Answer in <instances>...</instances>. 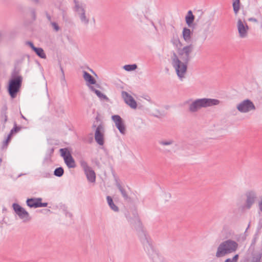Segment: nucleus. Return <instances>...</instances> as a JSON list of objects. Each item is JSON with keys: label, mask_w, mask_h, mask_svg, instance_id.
<instances>
[{"label": "nucleus", "mask_w": 262, "mask_h": 262, "mask_svg": "<svg viewBox=\"0 0 262 262\" xmlns=\"http://www.w3.org/2000/svg\"><path fill=\"white\" fill-rule=\"evenodd\" d=\"M220 103V101L216 99L212 98H198L189 104L188 110L190 112L194 113L201 110L202 108H206L217 105Z\"/></svg>", "instance_id": "obj_1"}, {"label": "nucleus", "mask_w": 262, "mask_h": 262, "mask_svg": "<svg viewBox=\"0 0 262 262\" xmlns=\"http://www.w3.org/2000/svg\"><path fill=\"white\" fill-rule=\"evenodd\" d=\"M237 243L231 239H227L222 242L217 248L215 256L217 258L235 252L238 248Z\"/></svg>", "instance_id": "obj_2"}, {"label": "nucleus", "mask_w": 262, "mask_h": 262, "mask_svg": "<svg viewBox=\"0 0 262 262\" xmlns=\"http://www.w3.org/2000/svg\"><path fill=\"white\" fill-rule=\"evenodd\" d=\"M171 59L172 65L174 68L178 77L180 79L182 80L185 76L188 62L181 60L174 52L173 53Z\"/></svg>", "instance_id": "obj_3"}, {"label": "nucleus", "mask_w": 262, "mask_h": 262, "mask_svg": "<svg viewBox=\"0 0 262 262\" xmlns=\"http://www.w3.org/2000/svg\"><path fill=\"white\" fill-rule=\"evenodd\" d=\"M139 236L140 240L142 244H143L145 250L146 251L148 254H153L152 261H154V256H155V255H157L158 257L159 256L154 252L153 246L150 242L149 237L146 234V233L143 231H141Z\"/></svg>", "instance_id": "obj_4"}, {"label": "nucleus", "mask_w": 262, "mask_h": 262, "mask_svg": "<svg viewBox=\"0 0 262 262\" xmlns=\"http://www.w3.org/2000/svg\"><path fill=\"white\" fill-rule=\"evenodd\" d=\"M21 82L22 78L21 76H17L10 81L8 92L11 98H14L16 97L17 93L21 86Z\"/></svg>", "instance_id": "obj_5"}, {"label": "nucleus", "mask_w": 262, "mask_h": 262, "mask_svg": "<svg viewBox=\"0 0 262 262\" xmlns=\"http://www.w3.org/2000/svg\"><path fill=\"white\" fill-rule=\"evenodd\" d=\"M193 49L194 46L192 44H189L181 49H179L178 50V56L181 60L189 62L191 59V54L193 51Z\"/></svg>", "instance_id": "obj_6"}, {"label": "nucleus", "mask_w": 262, "mask_h": 262, "mask_svg": "<svg viewBox=\"0 0 262 262\" xmlns=\"http://www.w3.org/2000/svg\"><path fill=\"white\" fill-rule=\"evenodd\" d=\"M61 156L63 158L64 163L68 168H75L76 166L70 151L67 148H61L59 150Z\"/></svg>", "instance_id": "obj_7"}, {"label": "nucleus", "mask_w": 262, "mask_h": 262, "mask_svg": "<svg viewBox=\"0 0 262 262\" xmlns=\"http://www.w3.org/2000/svg\"><path fill=\"white\" fill-rule=\"evenodd\" d=\"M74 10L77 12L81 22L87 25L89 23V18L86 16L85 10L81 4L76 0H74Z\"/></svg>", "instance_id": "obj_8"}, {"label": "nucleus", "mask_w": 262, "mask_h": 262, "mask_svg": "<svg viewBox=\"0 0 262 262\" xmlns=\"http://www.w3.org/2000/svg\"><path fill=\"white\" fill-rule=\"evenodd\" d=\"M237 110L242 113H246L251 111H254L256 109L253 102L249 99H245L236 106Z\"/></svg>", "instance_id": "obj_9"}, {"label": "nucleus", "mask_w": 262, "mask_h": 262, "mask_svg": "<svg viewBox=\"0 0 262 262\" xmlns=\"http://www.w3.org/2000/svg\"><path fill=\"white\" fill-rule=\"evenodd\" d=\"M245 207L246 209H250L256 202L257 199V193L254 189L249 190L245 193Z\"/></svg>", "instance_id": "obj_10"}, {"label": "nucleus", "mask_w": 262, "mask_h": 262, "mask_svg": "<svg viewBox=\"0 0 262 262\" xmlns=\"http://www.w3.org/2000/svg\"><path fill=\"white\" fill-rule=\"evenodd\" d=\"M236 27L239 37L241 38H246L248 36L249 28L245 19H238Z\"/></svg>", "instance_id": "obj_11"}, {"label": "nucleus", "mask_w": 262, "mask_h": 262, "mask_svg": "<svg viewBox=\"0 0 262 262\" xmlns=\"http://www.w3.org/2000/svg\"><path fill=\"white\" fill-rule=\"evenodd\" d=\"M12 207L16 214L24 222L29 221L31 220L29 213L18 204L14 203Z\"/></svg>", "instance_id": "obj_12"}, {"label": "nucleus", "mask_w": 262, "mask_h": 262, "mask_svg": "<svg viewBox=\"0 0 262 262\" xmlns=\"http://www.w3.org/2000/svg\"><path fill=\"white\" fill-rule=\"evenodd\" d=\"M112 119L115 124L116 127L119 130V132L124 135L125 134V126L123 119L119 115H115L112 116Z\"/></svg>", "instance_id": "obj_13"}, {"label": "nucleus", "mask_w": 262, "mask_h": 262, "mask_svg": "<svg viewBox=\"0 0 262 262\" xmlns=\"http://www.w3.org/2000/svg\"><path fill=\"white\" fill-rule=\"evenodd\" d=\"M121 96L125 103L129 105L132 108H137V102L130 94L125 91H122L121 92Z\"/></svg>", "instance_id": "obj_14"}, {"label": "nucleus", "mask_w": 262, "mask_h": 262, "mask_svg": "<svg viewBox=\"0 0 262 262\" xmlns=\"http://www.w3.org/2000/svg\"><path fill=\"white\" fill-rule=\"evenodd\" d=\"M247 255L251 256L250 262H262V249L251 252L247 251Z\"/></svg>", "instance_id": "obj_15"}, {"label": "nucleus", "mask_w": 262, "mask_h": 262, "mask_svg": "<svg viewBox=\"0 0 262 262\" xmlns=\"http://www.w3.org/2000/svg\"><path fill=\"white\" fill-rule=\"evenodd\" d=\"M103 126L99 125L96 128L95 133V139L96 142L100 145H103L104 144V136L102 132Z\"/></svg>", "instance_id": "obj_16"}, {"label": "nucleus", "mask_w": 262, "mask_h": 262, "mask_svg": "<svg viewBox=\"0 0 262 262\" xmlns=\"http://www.w3.org/2000/svg\"><path fill=\"white\" fill-rule=\"evenodd\" d=\"M192 31L187 28H184L182 31L183 38L185 41L189 43L191 41Z\"/></svg>", "instance_id": "obj_17"}, {"label": "nucleus", "mask_w": 262, "mask_h": 262, "mask_svg": "<svg viewBox=\"0 0 262 262\" xmlns=\"http://www.w3.org/2000/svg\"><path fill=\"white\" fill-rule=\"evenodd\" d=\"M41 198L28 199L26 201L27 205L30 208H38L39 201H41Z\"/></svg>", "instance_id": "obj_18"}, {"label": "nucleus", "mask_w": 262, "mask_h": 262, "mask_svg": "<svg viewBox=\"0 0 262 262\" xmlns=\"http://www.w3.org/2000/svg\"><path fill=\"white\" fill-rule=\"evenodd\" d=\"M84 172L88 181L90 182L94 183L96 181V175L94 171L92 169V168L88 169Z\"/></svg>", "instance_id": "obj_19"}, {"label": "nucleus", "mask_w": 262, "mask_h": 262, "mask_svg": "<svg viewBox=\"0 0 262 262\" xmlns=\"http://www.w3.org/2000/svg\"><path fill=\"white\" fill-rule=\"evenodd\" d=\"M90 89L97 95L100 100L109 101L108 98L105 95L102 93L100 91L95 89L93 86H90Z\"/></svg>", "instance_id": "obj_20"}, {"label": "nucleus", "mask_w": 262, "mask_h": 262, "mask_svg": "<svg viewBox=\"0 0 262 262\" xmlns=\"http://www.w3.org/2000/svg\"><path fill=\"white\" fill-rule=\"evenodd\" d=\"M83 78L90 84H94L96 83L95 79L92 76L86 71H83Z\"/></svg>", "instance_id": "obj_21"}, {"label": "nucleus", "mask_w": 262, "mask_h": 262, "mask_svg": "<svg viewBox=\"0 0 262 262\" xmlns=\"http://www.w3.org/2000/svg\"><path fill=\"white\" fill-rule=\"evenodd\" d=\"M116 186L119 190L120 192H121L122 196L124 198L125 200H128L129 199V196L127 195V193L125 190V189L123 188V187L122 186V185L118 182H116Z\"/></svg>", "instance_id": "obj_22"}, {"label": "nucleus", "mask_w": 262, "mask_h": 262, "mask_svg": "<svg viewBox=\"0 0 262 262\" xmlns=\"http://www.w3.org/2000/svg\"><path fill=\"white\" fill-rule=\"evenodd\" d=\"M194 16L193 15L192 11L191 10H189L185 17L186 23L189 27L191 26V24L193 23L194 21Z\"/></svg>", "instance_id": "obj_23"}, {"label": "nucleus", "mask_w": 262, "mask_h": 262, "mask_svg": "<svg viewBox=\"0 0 262 262\" xmlns=\"http://www.w3.org/2000/svg\"><path fill=\"white\" fill-rule=\"evenodd\" d=\"M7 106L5 105L2 107L1 111V118L3 120L4 123H5L8 120V117L7 115Z\"/></svg>", "instance_id": "obj_24"}, {"label": "nucleus", "mask_w": 262, "mask_h": 262, "mask_svg": "<svg viewBox=\"0 0 262 262\" xmlns=\"http://www.w3.org/2000/svg\"><path fill=\"white\" fill-rule=\"evenodd\" d=\"M107 203L110 208L114 211L118 212L119 211L118 207L114 203L112 198L110 196L106 197Z\"/></svg>", "instance_id": "obj_25"}, {"label": "nucleus", "mask_w": 262, "mask_h": 262, "mask_svg": "<svg viewBox=\"0 0 262 262\" xmlns=\"http://www.w3.org/2000/svg\"><path fill=\"white\" fill-rule=\"evenodd\" d=\"M33 51L39 57L42 59L46 58V55L41 48H36Z\"/></svg>", "instance_id": "obj_26"}, {"label": "nucleus", "mask_w": 262, "mask_h": 262, "mask_svg": "<svg viewBox=\"0 0 262 262\" xmlns=\"http://www.w3.org/2000/svg\"><path fill=\"white\" fill-rule=\"evenodd\" d=\"M257 235H255L254 238H253L251 244L250 246H249V248L247 250V251L251 252L253 251H257V250H255V245L257 241Z\"/></svg>", "instance_id": "obj_27"}, {"label": "nucleus", "mask_w": 262, "mask_h": 262, "mask_svg": "<svg viewBox=\"0 0 262 262\" xmlns=\"http://www.w3.org/2000/svg\"><path fill=\"white\" fill-rule=\"evenodd\" d=\"M159 143L162 146H169L174 143V141L172 139L162 140L159 141Z\"/></svg>", "instance_id": "obj_28"}, {"label": "nucleus", "mask_w": 262, "mask_h": 262, "mask_svg": "<svg viewBox=\"0 0 262 262\" xmlns=\"http://www.w3.org/2000/svg\"><path fill=\"white\" fill-rule=\"evenodd\" d=\"M64 173V170L62 167H59L56 168L54 171V174L58 177H61Z\"/></svg>", "instance_id": "obj_29"}, {"label": "nucleus", "mask_w": 262, "mask_h": 262, "mask_svg": "<svg viewBox=\"0 0 262 262\" xmlns=\"http://www.w3.org/2000/svg\"><path fill=\"white\" fill-rule=\"evenodd\" d=\"M239 0H234L233 3V11L235 14H236L239 10Z\"/></svg>", "instance_id": "obj_30"}, {"label": "nucleus", "mask_w": 262, "mask_h": 262, "mask_svg": "<svg viewBox=\"0 0 262 262\" xmlns=\"http://www.w3.org/2000/svg\"><path fill=\"white\" fill-rule=\"evenodd\" d=\"M137 66L136 64H126L123 67V69L126 71H132L136 70Z\"/></svg>", "instance_id": "obj_31"}, {"label": "nucleus", "mask_w": 262, "mask_h": 262, "mask_svg": "<svg viewBox=\"0 0 262 262\" xmlns=\"http://www.w3.org/2000/svg\"><path fill=\"white\" fill-rule=\"evenodd\" d=\"M21 129V126H17L16 123L14 122V127L10 130V133L13 134V135L15 133L18 132Z\"/></svg>", "instance_id": "obj_32"}, {"label": "nucleus", "mask_w": 262, "mask_h": 262, "mask_svg": "<svg viewBox=\"0 0 262 262\" xmlns=\"http://www.w3.org/2000/svg\"><path fill=\"white\" fill-rule=\"evenodd\" d=\"M80 164L84 171L91 168L88 165L87 162L84 160H81Z\"/></svg>", "instance_id": "obj_33"}, {"label": "nucleus", "mask_w": 262, "mask_h": 262, "mask_svg": "<svg viewBox=\"0 0 262 262\" xmlns=\"http://www.w3.org/2000/svg\"><path fill=\"white\" fill-rule=\"evenodd\" d=\"M238 257V254H236L232 258H227L224 262H237Z\"/></svg>", "instance_id": "obj_34"}, {"label": "nucleus", "mask_w": 262, "mask_h": 262, "mask_svg": "<svg viewBox=\"0 0 262 262\" xmlns=\"http://www.w3.org/2000/svg\"><path fill=\"white\" fill-rule=\"evenodd\" d=\"M257 207L259 214H262V196L258 201Z\"/></svg>", "instance_id": "obj_35"}, {"label": "nucleus", "mask_w": 262, "mask_h": 262, "mask_svg": "<svg viewBox=\"0 0 262 262\" xmlns=\"http://www.w3.org/2000/svg\"><path fill=\"white\" fill-rule=\"evenodd\" d=\"M51 25H52V27H53L54 29L56 31H58L59 30V27L58 24L56 23H55V22H52L51 23Z\"/></svg>", "instance_id": "obj_36"}, {"label": "nucleus", "mask_w": 262, "mask_h": 262, "mask_svg": "<svg viewBox=\"0 0 262 262\" xmlns=\"http://www.w3.org/2000/svg\"><path fill=\"white\" fill-rule=\"evenodd\" d=\"M26 44L28 45L29 47H30V48L33 50H34V49H35L36 47H35L33 42H31V41H27L26 42Z\"/></svg>", "instance_id": "obj_37"}, {"label": "nucleus", "mask_w": 262, "mask_h": 262, "mask_svg": "<svg viewBox=\"0 0 262 262\" xmlns=\"http://www.w3.org/2000/svg\"><path fill=\"white\" fill-rule=\"evenodd\" d=\"M48 205L47 203H41V201H39L38 204V207H47Z\"/></svg>", "instance_id": "obj_38"}, {"label": "nucleus", "mask_w": 262, "mask_h": 262, "mask_svg": "<svg viewBox=\"0 0 262 262\" xmlns=\"http://www.w3.org/2000/svg\"><path fill=\"white\" fill-rule=\"evenodd\" d=\"M154 262H163L160 258L158 257L157 255H155L154 256Z\"/></svg>", "instance_id": "obj_39"}, {"label": "nucleus", "mask_w": 262, "mask_h": 262, "mask_svg": "<svg viewBox=\"0 0 262 262\" xmlns=\"http://www.w3.org/2000/svg\"><path fill=\"white\" fill-rule=\"evenodd\" d=\"M9 142V140L7 139L5 140V141H4L2 146L3 148H4L5 147H6L7 146Z\"/></svg>", "instance_id": "obj_40"}, {"label": "nucleus", "mask_w": 262, "mask_h": 262, "mask_svg": "<svg viewBox=\"0 0 262 262\" xmlns=\"http://www.w3.org/2000/svg\"><path fill=\"white\" fill-rule=\"evenodd\" d=\"M248 20L250 21H253V22H255V23H257V20L254 18V17H251V18H249L248 19Z\"/></svg>", "instance_id": "obj_41"}, {"label": "nucleus", "mask_w": 262, "mask_h": 262, "mask_svg": "<svg viewBox=\"0 0 262 262\" xmlns=\"http://www.w3.org/2000/svg\"><path fill=\"white\" fill-rule=\"evenodd\" d=\"M60 69L61 72L62 73V77L63 79H64V71H63V69L61 65H60Z\"/></svg>", "instance_id": "obj_42"}, {"label": "nucleus", "mask_w": 262, "mask_h": 262, "mask_svg": "<svg viewBox=\"0 0 262 262\" xmlns=\"http://www.w3.org/2000/svg\"><path fill=\"white\" fill-rule=\"evenodd\" d=\"M258 227L262 228V219H260L258 222Z\"/></svg>", "instance_id": "obj_43"}, {"label": "nucleus", "mask_w": 262, "mask_h": 262, "mask_svg": "<svg viewBox=\"0 0 262 262\" xmlns=\"http://www.w3.org/2000/svg\"><path fill=\"white\" fill-rule=\"evenodd\" d=\"M12 136H13V134H11L10 132L9 134L8 135L7 139H8V140H9L10 141Z\"/></svg>", "instance_id": "obj_44"}, {"label": "nucleus", "mask_w": 262, "mask_h": 262, "mask_svg": "<svg viewBox=\"0 0 262 262\" xmlns=\"http://www.w3.org/2000/svg\"><path fill=\"white\" fill-rule=\"evenodd\" d=\"M12 136H13V134H11L10 132L9 134L8 135L7 139H8V140H9L10 141Z\"/></svg>", "instance_id": "obj_45"}, {"label": "nucleus", "mask_w": 262, "mask_h": 262, "mask_svg": "<svg viewBox=\"0 0 262 262\" xmlns=\"http://www.w3.org/2000/svg\"><path fill=\"white\" fill-rule=\"evenodd\" d=\"M144 99L148 101L149 102H151L150 98L149 96H146V97H144Z\"/></svg>", "instance_id": "obj_46"}, {"label": "nucleus", "mask_w": 262, "mask_h": 262, "mask_svg": "<svg viewBox=\"0 0 262 262\" xmlns=\"http://www.w3.org/2000/svg\"><path fill=\"white\" fill-rule=\"evenodd\" d=\"M31 1L36 4H38L39 3V0H31Z\"/></svg>", "instance_id": "obj_47"}, {"label": "nucleus", "mask_w": 262, "mask_h": 262, "mask_svg": "<svg viewBox=\"0 0 262 262\" xmlns=\"http://www.w3.org/2000/svg\"><path fill=\"white\" fill-rule=\"evenodd\" d=\"M47 17L48 19L49 20H51V17L50 16V15H49V14H47Z\"/></svg>", "instance_id": "obj_48"}, {"label": "nucleus", "mask_w": 262, "mask_h": 262, "mask_svg": "<svg viewBox=\"0 0 262 262\" xmlns=\"http://www.w3.org/2000/svg\"><path fill=\"white\" fill-rule=\"evenodd\" d=\"M21 117L22 118H23L24 119L26 120V117H25L24 115H23L22 114H21Z\"/></svg>", "instance_id": "obj_49"}, {"label": "nucleus", "mask_w": 262, "mask_h": 262, "mask_svg": "<svg viewBox=\"0 0 262 262\" xmlns=\"http://www.w3.org/2000/svg\"><path fill=\"white\" fill-rule=\"evenodd\" d=\"M246 239V236L245 235H243L242 236V240L244 241Z\"/></svg>", "instance_id": "obj_50"}, {"label": "nucleus", "mask_w": 262, "mask_h": 262, "mask_svg": "<svg viewBox=\"0 0 262 262\" xmlns=\"http://www.w3.org/2000/svg\"><path fill=\"white\" fill-rule=\"evenodd\" d=\"M32 15H33L34 16V17H35V11H34V10H33V11H32Z\"/></svg>", "instance_id": "obj_51"}, {"label": "nucleus", "mask_w": 262, "mask_h": 262, "mask_svg": "<svg viewBox=\"0 0 262 262\" xmlns=\"http://www.w3.org/2000/svg\"><path fill=\"white\" fill-rule=\"evenodd\" d=\"M250 227V223L249 224L248 226V227L246 229V231L248 230V229L249 228V227Z\"/></svg>", "instance_id": "obj_52"}, {"label": "nucleus", "mask_w": 262, "mask_h": 262, "mask_svg": "<svg viewBox=\"0 0 262 262\" xmlns=\"http://www.w3.org/2000/svg\"><path fill=\"white\" fill-rule=\"evenodd\" d=\"M53 151H54V149H53V148H52V149H51V152H53Z\"/></svg>", "instance_id": "obj_53"}, {"label": "nucleus", "mask_w": 262, "mask_h": 262, "mask_svg": "<svg viewBox=\"0 0 262 262\" xmlns=\"http://www.w3.org/2000/svg\"><path fill=\"white\" fill-rule=\"evenodd\" d=\"M2 162V159L0 158V163Z\"/></svg>", "instance_id": "obj_54"}, {"label": "nucleus", "mask_w": 262, "mask_h": 262, "mask_svg": "<svg viewBox=\"0 0 262 262\" xmlns=\"http://www.w3.org/2000/svg\"><path fill=\"white\" fill-rule=\"evenodd\" d=\"M96 127V125H93V127Z\"/></svg>", "instance_id": "obj_55"}]
</instances>
